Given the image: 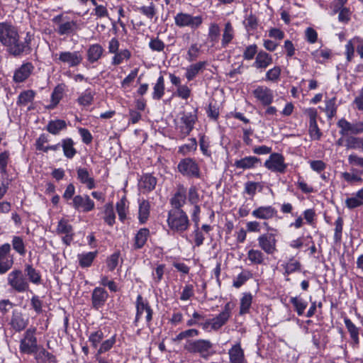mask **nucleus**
Listing matches in <instances>:
<instances>
[{
    "instance_id": "nucleus-1",
    "label": "nucleus",
    "mask_w": 363,
    "mask_h": 363,
    "mask_svg": "<svg viewBox=\"0 0 363 363\" xmlns=\"http://www.w3.org/2000/svg\"><path fill=\"white\" fill-rule=\"evenodd\" d=\"M30 41L31 36L28 33L21 40L14 26L6 22L0 23V42L12 55L19 56L23 52H29L31 50Z\"/></svg>"
},
{
    "instance_id": "nucleus-2",
    "label": "nucleus",
    "mask_w": 363,
    "mask_h": 363,
    "mask_svg": "<svg viewBox=\"0 0 363 363\" xmlns=\"http://www.w3.org/2000/svg\"><path fill=\"white\" fill-rule=\"evenodd\" d=\"M167 225L174 233H182L188 230L190 222L182 209H172L168 212Z\"/></svg>"
},
{
    "instance_id": "nucleus-3",
    "label": "nucleus",
    "mask_w": 363,
    "mask_h": 363,
    "mask_svg": "<svg viewBox=\"0 0 363 363\" xmlns=\"http://www.w3.org/2000/svg\"><path fill=\"white\" fill-rule=\"evenodd\" d=\"M36 328L30 327L20 341L19 350L22 354H33L38 352V345L35 337Z\"/></svg>"
},
{
    "instance_id": "nucleus-4",
    "label": "nucleus",
    "mask_w": 363,
    "mask_h": 363,
    "mask_svg": "<svg viewBox=\"0 0 363 363\" xmlns=\"http://www.w3.org/2000/svg\"><path fill=\"white\" fill-rule=\"evenodd\" d=\"M177 170L184 177L199 179L201 176L199 164L191 157L182 159L177 164Z\"/></svg>"
},
{
    "instance_id": "nucleus-5",
    "label": "nucleus",
    "mask_w": 363,
    "mask_h": 363,
    "mask_svg": "<svg viewBox=\"0 0 363 363\" xmlns=\"http://www.w3.org/2000/svg\"><path fill=\"white\" fill-rule=\"evenodd\" d=\"M197 120L196 115L191 112H184L176 123V129L179 132V137L184 139L190 134Z\"/></svg>"
},
{
    "instance_id": "nucleus-6",
    "label": "nucleus",
    "mask_w": 363,
    "mask_h": 363,
    "mask_svg": "<svg viewBox=\"0 0 363 363\" xmlns=\"http://www.w3.org/2000/svg\"><path fill=\"white\" fill-rule=\"evenodd\" d=\"M175 25L179 28L188 27L191 30H196L203 23L201 16H192L188 13L179 12L174 18Z\"/></svg>"
},
{
    "instance_id": "nucleus-7",
    "label": "nucleus",
    "mask_w": 363,
    "mask_h": 363,
    "mask_svg": "<svg viewBox=\"0 0 363 363\" xmlns=\"http://www.w3.org/2000/svg\"><path fill=\"white\" fill-rule=\"evenodd\" d=\"M53 60L58 65L64 64L70 67L78 66L82 62L83 57L79 51H63L52 55Z\"/></svg>"
},
{
    "instance_id": "nucleus-8",
    "label": "nucleus",
    "mask_w": 363,
    "mask_h": 363,
    "mask_svg": "<svg viewBox=\"0 0 363 363\" xmlns=\"http://www.w3.org/2000/svg\"><path fill=\"white\" fill-rule=\"evenodd\" d=\"M213 344L208 340H188L184 346V350L190 353H198L202 357H206L210 354Z\"/></svg>"
},
{
    "instance_id": "nucleus-9",
    "label": "nucleus",
    "mask_w": 363,
    "mask_h": 363,
    "mask_svg": "<svg viewBox=\"0 0 363 363\" xmlns=\"http://www.w3.org/2000/svg\"><path fill=\"white\" fill-rule=\"evenodd\" d=\"M7 283L18 293L25 292L29 289L28 281L20 269H14L8 274Z\"/></svg>"
},
{
    "instance_id": "nucleus-10",
    "label": "nucleus",
    "mask_w": 363,
    "mask_h": 363,
    "mask_svg": "<svg viewBox=\"0 0 363 363\" xmlns=\"http://www.w3.org/2000/svg\"><path fill=\"white\" fill-rule=\"evenodd\" d=\"M256 101L262 106L271 105L274 99V92L265 85H257L252 91Z\"/></svg>"
},
{
    "instance_id": "nucleus-11",
    "label": "nucleus",
    "mask_w": 363,
    "mask_h": 363,
    "mask_svg": "<svg viewBox=\"0 0 363 363\" xmlns=\"http://www.w3.org/2000/svg\"><path fill=\"white\" fill-rule=\"evenodd\" d=\"M257 242L259 248L267 255H274L277 252V240L275 233L262 234L257 238Z\"/></svg>"
},
{
    "instance_id": "nucleus-12",
    "label": "nucleus",
    "mask_w": 363,
    "mask_h": 363,
    "mask_svg": "<svg viewBox=\"0 0 363 363\" xmlns=\"http://www.w3.org/2000/svg\"><path fill=\"white\" fill-rule=\"evenodd\" d=\"M264 166L273 172L283 174L287 169V164L285 163L284 157L279 153H272L264 162Z\"/></svg>"
},
{
    "instance_id": "nucleus-13",
    "label": "nucleus",
    "mask_w": 363,
    "mask_h": 363,
    "mask_svg": "<svg viewBox=\"0 0 363 363\" xmlns=\"http://www.w3.org/2000/svg\"><path fill=\"white\" fill-rule=\"evenodd\" d=\"M56 233L62 237L64 244L69 246L73 240L74 233L72 225L65 218L60 219L56 227Z\"/></svg>"
},
{
    "instance_id": "nucleus-14",
    "label": "nucleus",
    "mask_w": 363,
    "mask_h": 363,
    "mask_svg": "<svg viewBox=\"0 0 363 363\" xmlns=\"http://www.w3.org/2000/svg\"><path fill=\"white\" fill-rule=\"evenodd\" d=\"M144 312L146 313L145 319L147 325H150L152 319V310L149 306L148 303L145 301L142 296L139 294L136 299V315L135 319V323L139 321Z\"/></svg>"
},
{
    "instance_id": "nucleus-15",
    "label": "nucleus",
    "mask_w": 363,
    "mask_h": 363,
    "mask_svg": "<svg viewBox=\"0 0 363 363\" xmlns=\"http://www.w3.org/2000/svg\"><path fill=\"white\" fill-rule=\"evenodd\" d=\"M355 49L360 57L363 59V39L357 36L350 39L345 45V55L347 62L352 60Z\"/></svg>"
},
{
    "instance_id": "nucleus-16",
    "label": "nucleus",
    "mask_w": 363,
    "mask_h": 363,
    "mask_svg": "<svg viewBox=\"0 0 363 363\" xmlns=\"http://www.w3.org/2000/svg\"><path fill=\"white\" fill-rule=\"evenodd\" d=\"M73 208L82 212H89L95 208V203L88 195H77L72 199Z\"/></svg>"
},
{
    "instance_id": "nucleus-17",
    "label": "nucleus",
    "mask_w": 363,
    "mask_h": 363,
    "mask_svg": "<svg viewBox=\"0 0 363 363\" xmlns=\"http://www.w3.org/2000/svg\"><path fill=\"white\" fill-rule=\"evenodd\" d=\"M35 69L33 63L30 62H23L18 68H17L13 74V80L16 83H21L25 82L32 74Z\"/></svg>"
},
{
    "instance_id": "nucleus-18",
    "label": "nucleus",
    "mask_w": 363,
    "mask_h": 363,
    "mask_svg": "<svg viewBox=\"0 0 363 363\" xmlns=\"http://www.w3.org/2000/svg\"><path fill=\"white\" fill-rule=\"evenodd\" d=\"M231 304L227 303L223 310L215 318L212 319V330H218L222 328L229 320L231 316Z\"/></svg>"
},
{
    "instance_id": "nucleus-19",
    "label": "nucleus",
    "mask_w": 363,
    "mask_h": 363,
    "mask_svg": "<svg viewBox=\"0 0 363 363\" xmlns=\"http://www.w3.org/2000/svg\"><path fill=\"white\" fill-rule=\"evenodd\" d=\"M277 215V211L272 206H262L255 208L252 212V216L260 220H269Z\"/></svg>"
},
{
    "instance_id": "nucleus-20",
    "label": "nucleus",
    "mask_w": 363,
    "mask_h": 363,
    "mask_svg": "<svg viewBox=\"0 0 363 363\" xmlns=\"http://www.w3.org/2000/svg\"><path fill=\"white\" fill-rule=\"evenodd\" d=\"M77 177L81 184L86 186L88 189H93L96 187V182L86 168L78 167L77 169Z\"/></svg>"
},
{
    "instance_id": "nucleus-21",
    "label": "nucleus",
    "mask_w": 363,
    "mask_h": 363,
    "mask_svg": "<svg viewBox=\"0 0 363 363\" xmlns=\"http://www.w3.org/2000/svg\"><path fill=\"white\" fill-rule=\"evenodd\" d=\"M28 324V318L24 317L21 312L13 311L10 321L11 328L16 332L24 330Z\"/></svg>"
},
{
    "instance_id": "nucleus-22",
    "label": "nucleus",
    "mask_w": 363,
    "mask_h": 363,
    "mask_svg": "<svg viewBox=\"0 0 363 363\" xmlns=\"http://www.w3.org/2000/svg\"><path fill=\"white\" fill-rule=\"evenodd\" d=\"M108 293L101 287H96L91 294L92 306L98 310L101 308L108 298Z\"/></svg>"
},
{
    "instance_id": "nucleus-23",
    "label": "nucleus",
    "mask_w": 363,
    "mask_h": 363,
    "mask_svg": "<svg viewBox=\"0 0 363 363\" xmlns=\"http://www.w3.org/2000/svg\"><path fill=\"white\" fill-rule=\"evenodd\" d=\"M228 355L230 363H247L240 343H236L228 350Z\"/></svg>"
},
{
    "instance_id": "nucleus-24",
    "label": "nucleus",
    "mask_w": 363,
    "mask_h": 363,
    "mask_svg": "<svg viewBox=\"0 0 363 363\" xmlns=\"http://www.w3.org/2000/svg\"><path fill=\"white\" fill-rule=\"evenodd\" d=\"M186 200V191L183 186H179L170 199V203L173 206L172 209H182Z\"/></svg>"
},
{
    "instance_id": "nucleus-25",
    "label": "nucleus",
    "mask_w": 363,
    "mask_h": 363,
    "mask_svg": "<svg viewBox=\"0 0 363 363\" xmlns=\"http://www.w3.org/2000/svg\"><path fill=\"white\" fill-rule=\"evenodd\" d=\"M157 179L155 177L150 174H145L141 177L138 186L143 193H147L155 189Z\"/></svg>"
},
{
    "instance_id": "nucleus-26",
    "label": "nucleus",
    "mask_w": 363,
    "mask_h": 363,
    "mask_svg": "<svg viewBox=\"0 0 363 363\" xmlns=\"http://www.w3.org/2000/svg\"><path fill=\"white\" fill-rule=\"evenodd\" d=\"M272 63V56L266 52H259L255 57L254 67L257 69H266Z\"/></svg>"
},
{
    "instance_id": "nucleus-27",
    "label": "nucleus",
    "mask_w": 363,
    "mask_h": 363,
    "mask_svg": "<svg viewBox=\"0 0 363 363\" xmlns=\"http://www.w3.org/2000/svg\"><path fill=\"white\" fill-rule=\"evenodd\" d=\"M337 127L340 128L339 133L342 136H347L349 135H355L354 122H350L345 118H342L337 123Z\"/></svg>"
},
{
    "instance_id": "nucleus-28",
    "label": "nucleus",
    "mask_w": 363,
    "mask_h": 363,
    "mask_svg": "<svg viewBox=\"0 0 363 363\" xmlns=\"http://www.w3.org/2000/svg\"><path fill=\"white\" fill-rule=\"evenodd\" d=\"M104 51L102 46L98 43L90 45L86 53L87 60L90 63L97 62L101 57Z\"/></svg>"
},
{
    "instance_id": "nucleus-29",
    "label": "nucleus",
    "mask_w": 363,
    "mask_h": 363,
    "mask_svg": "<svg viewBox=\"0 0 363 363\" xmlns=\"http://www.w3.org/2000/svg\"><path fill=\"white\" fill-rule=\"evenodd\" d=\"M79 29L77 21H68L58 25L57 33L60 35H69Z\"/></svg>"
},
{
    "instance_id": "nucleus-30",
    "label": "nucleus",
    "mask_w": 363,
    "mask_h": 363,
    "mask_svg": "<svg viewBox=\"0 0 363 363\" xmlns=\"http://www.w3.org/2000/svg\"><path fill=\"white\" fill-rule=\"evenodd\" d=\"M259 162V158L254 156H248L236 160L234 165L238 169H247L254 168Z\"/></svg>"
},
{
    "instance_id": "nucleus-31",
    "label": "nucleus",
    "mask_w": 363,
    "mask_h": 363,
    "mask_svg": "<svg viewBox=\"0 0 363 363\" xmlns=\"http://www.w3.org/2000/svg\"><path fill=\"white\" fill-rule=\"evenodd\" d=\"M60 146L62 148L64 155L68 159L73 158L77 153V150L74 147V143L72 138H67L62 139Z\"/></svg>"
},
{
    "instance_id": "nucleus-32",
    "label": "nucleus",
    "mask_w": 363,
    "mask_h": 363,
    "mask_svg": "<svg viewBox=\"0 0 363 363\" xmlns=\"http://www.w3.org/2000/svg\"><path fill=\"white\" fill-rule=\"evenodd\" d=\"M264 252L262 250L250 249L247 253V259L252 264H263L265 261Z\"/></svg>"
},
{
    "instance_id": "nucleus-33",
    "label": "nucleus",
    "mask_w": 363,
    "mask_h": 363,
    "mask_svg": "<svg viewBox=\"0 0 363 363\" xmlns=\"http://www.w3.org/2000/svg\"><path fill=\"white\" fill-rule=\"evenodd\" d=\"M150 236V230L146 228L140 229L135 236L133 247L135 249L142 248Z\"/></svg>"
},
{
    "instance_id": "nucleus-34",
    "label": "nucleus",
    "mask_w": 363,
    "mask_h": 363,
    "mask_svg": "<svg viewBox=\"0 0 363 363\" xmlns=\"http://www.w3.org/2000/svg\"><path fill=\"white\" fill-rule=\"evenodd\" d=\"M95 92L91 89H86L77 98L78 104L82 107H87L92 104Z\"/></svg>"
},
{
    "instance_id": "nucleus-35",
    "label": "nucleus",
    "mask_w": 363,
    "mask_h": 363,
    "mask_svg": "<svg viewBox=\"0 0 363 363\" xmlns=\"http://www.w3.org/2000/svg\"><path fill=\"white\" fill-rule=\"evenodd\" d=\"M150 205L148 201L142 199L139 201L138 219L141 224L146 223L150 216Z\"/></svg>"
},
{
    "instance_id": "nucleus-36",
    "label": "nucleus",
    "mask_w": 363,
    "mask_h": 363,
    "mask_svg": "<svg viewBox=\"0 0 363 363\" xmlns=\"http://www.w3.org/2000/svg\"><path fill=\"white\" fill-rule=\"evenodd\" d=\"M134 10L140 13L150 20H152L157 14V8L153 2H150L147 6H135Z\"/></svg>"
},
{
    "instance_id": "nucleus-37",
    "label": "nucleus",
    "mask_w": 363,
    "mask_h": 363,
    "mask_svg": "<svg viewBox=\"0 0 363 363\" xmlns=\"http://www.w3.org/2000/svg\"><path fill=\"white\" fill-rule=\"evenodd\" d=\"M206 65V62H199L195 64L191 65L186 68V72L185 76L189 81L194 79L196 75L202 71L205 66Z\"/></svg>"
},
{
    "instance_id": "nucleus-38",
    "label": "nucleus",
    "mask_w": 363,
    "mask_h": 363,
    "mask_svg": "<svg viewBox=\"0 0 363 363\" xmlns=\"http://www.w3.org/2000/svg\"><path fill=\"white\" fill-rule=\"evenodd\" d=\"M252 303V295L250 293H244L240 301L239 314L243 315L250 312Z\"/></svg>"
},
{
    "instance_id": "nucleus-39",
    "label": "nucleus",
    "mask_w": 363,
    "mask_h": 363,
    "mask_svg": "<svg viewBox=\"0 0 363 363\" xmlns=\"http://www.w3.org/2000/svg\"><path fill=\"white\" fill-rule=\"evenodd\" d=\"M67 128V123L63 120H54L48 123L47 125V130L52 134L57 135L62 130Z\"/></svg>"
},
{
    "instance_id": "nucleus-40",
    "label": "nucleus",
    "mask_w": 363,
    "mask_h": 363,
    "mask_svg": "<svg viewBox=\"0 0 363 363\" xmlns=\"http://www.w3.org/2000/svg\"><path fill=\"white\" fill-rule=\"evenodd\" d=\"M97 253V251H95L78 255L79 265L84 268L90 267L96 257Z\"/></svg>"
},
{
    "instance_id": "nucleus-41",
    "label": "nucleus",
    "mask_w": 363,
    "mask_h": 363,
    "mask_svg": "<svg viewBox=\"0 0 363 363\" xmlns=\"http://www.w3.org/2000/svg\"><path fill=\"white\" fill-rule=\"evenodd\" d=\"M131 57V52L128 49H124L118 51L114 54L111 60L113 65H118L123 63L125 60L128 61Z\"/></svg>"
},
{
    "instance_id": "nucleus-42",
    "label": "nucleus",
    "mask_w": 363,
    "mask_h": 363,
    "mask_svg": "<svg viewBox=\"0 0 363 363\" xmlns=\"http://www.w3.org/2000/svg\"><path fill=\"white\" fill-rule=\"evenodd\" d=\"M63 92L64 88L61 85H58L54 89L51 94V103L48 106V108L53 109L57 106V105L59 104V102L62 98Z\"/></svg>"
},
{
    "instance_id": "nucleus-43",
    "label": "nucleus",
    "mask_w": 363,
    "mask_h": 363,
    "mask_svg": "<svg viewBox=\"0 0 363 363\" xmlns=\"http://www.w3.org/2000/svg\"><path fill=\"white\" fill-rule=\"evenodd\" d=\"M164 94V79L163 76H160L153 88L152 98L156 100L160 99Z\"/></svg>"
},
{
    "instance_id": "nucleus-44",
    "label": "nucleus",
    "mask_w": 363,
    "mask_h": 363,
    "mask_svg": "<svg viewBox=\"0 0 363 363\" xmlns=\"http://www.w3.org/2000/svg\"><path fill=\"white\" fill-rule=\"evenodd\" d=\"M252 274L249 270H242L233 280V286L237 289L241 287L247 280L252 278Z\"/></svg>"
},
{
    "instance_id": "nucleus-45",
    "label": "nucleus",
    "mask_w": 363,
    "mask_h": 363,
    "mask_svg": "<svg viewBox=\"0 0 363 363\" xmlns=\"http://www.w3.org/2000/svg\"><path fill=\"white\" fill-rule=\"evenodd\" d=\"M25 272L28 277L30 282L34 284L38 285L41 283V276L40 272L34 269L31 265H26Z\"/></svg>"
},
{
    "instance_id": "nucleus-46",
    "label": "nucleus",
    "mask_w": 363,
    "mask_h": 363,
    "mask_svg": "<svg viewBox=\"0 0 363 363\" xmlns=\"http://www.w3.org/2000/svg\"><path fill=\"white\" fill-rule=\"evenodd\" d=\"M116 208L120 220L123 222L126 219L128 208L127 200L125 196H123L119 201L116 203Z\"/></svg>"
},
{
    "instance_id": "nucleus-47",
    "label": "nucleus",
    "mask_w": 363,
    "mask_h": 363,
    "mask_svg": "<svg viewBox=\"0 0 363 363\" xmlns=\"http://www.w3.org/2000/svg\"><path fill=\"white\" fill-rule=\"evenodd\" d=\"M104 220L109 226H113L116 221V215L113 206L111 203H107L104 206Z\"/></svg>"
},
{
    "instance_id": "nucleus-48",
    "label": "nucleus",
    "mask_w": 363,
    "mask_h": 363,
    "mask_svg": "<svg viewBox=\"0 0 363 363\" xmlns=\"http://www.w3.org/2000/svg\"><path fill=\"white\" fill-rule=\"evenodd\" d=\"M325 112L329 119L333 118L337 113V106L336 105V97H333L325 100Z\"/></svg>"
},
{
    "instance_id": "nucleus-49",
    "label": "nucleus",
    "mask_w": 363,
    "mask_h": 363,
    "mask_svg": "<svg viewBox=\"0 0 363 363\" xmlns=\"http://www.w3.org/2000/svg\"><path fill=\"white\" fill-rule=\"evenodd\" d=\"M234 37V30L232 24L228 22L225 25V28L223 33L222 38V45L226 47L233 40Z\"/></svg>"
},
{
    "instance_id": "nucleus-50",
    "label": "nucleus",
    "mask_w": 363,
    "mask_h": 363,
    "mask_svg": "<svg viewBox=\"0 0 363 363\" xmlns=\"http://www.w3.org/2000/svg\"><path fill=\"white\" fill-rule=\"evenodd\" d=\"M35 91L33 90H26L22 91L18 97L17 104L21 106H26L28 103L33 101L35 97Z\"/></svg>"
},
{
    "instance_id": "nucleus-51",
    "label": "nucleus",
    "mask_w": 363,
    "mask_h": 363,
    "mask_svg": "<svg viewBox=\"0 0 363 363\" xmlns=\"http://www.w3.org/2000/svg\"><path fill=\"white\" fill-rule=\"evenodd\" d=\"M290 302L294 306L295 310L298 315H301L303 314L304 311L308 305L306 301L298 297H292L290 299Z\"/></svg>"
},
{
    "instance_id": "nucleus-52",
    "label": "nucleus",
    "mask_w": 363,
    "mask_h": 363,
    "mask_svg": "<svg viewBox=\"0 0 363 363\" xmlns=\"http://www.w3.org/2000/svg\"><path fill=\"white\" fill-rule=\"evenodd\" d=\"M11 242L13 250L19 255H24L26 254L25 243L21 237L13 236Z\"/></svg>"
},
{
    "instance_id": "nucleus-53",
    "label": "nucleus",
    "mask_w": 363,
    "mask_h": 363,
    "mask_svg": "<svg viewBox=\"0 0 363 363\" xmlns=\"http://www.w3.org/2000/svg\"><path fill=\"white\" fill-rule=\"evenodd\" d=\"M197 148V142L195 138L189 139V143L179 147L178 152L182 155H186L191 152H194Z\"/></svg>"
},
{
    "instance_id": "nucleus-54",
    "label": "nucleus",
    "mask_w": 363,
    "mask_h": 363,
    "mask_svg": "<svg viewBox=\"0 0 363 363\" xmlns=\"http://www.w3.org/2000/svg\"><path fill=\"white\" fill-rule=\"evenodd\" d=\"M34 354L37 360H41L43 362L48 360L56 363L55 357L44 348H41L40 350L38 348V352Z\"/></svg>"
},
{
    "instance_id": "nucleus-55",
    "label": "nucleus",
    "mask_w": 363,
    "mask_h": 363,
    "mask_svg": "<svg viewBox=\"0 0 363 363\" xmlns=\"http://www.w3.org/2000/svg\"><path fill=\"white\" fill-rule=\"evenodd\" d=\"M362 138L356 137L354 135H350L346 138L345 140V146L347 149L359 150L361 145Z\"/></svg>"
},
{
    "instance_id": "nucleus-56",
    "label": "nucleus",
    "mask_w": 363,
    "mask_h": 363,
    "mask_svg": "<svg viewBox=\"0 0 363 363\" xmlns=\"http://www.w3.org/2000/svg\"><path fill=\"white\" fill-rule=\"evenodd\" d=\"M345 326L350 334L351 338L356 342L359 341V330L349 318H345Z\"/></svg>"
},
{
    "instance_id": "nucleus-57",
    "label": "nucleus",
    "mask_w": 363,
    "mask_h": 363,
    "mask_svg": "<svg viewBox=\"0 0 363 363\" xmlns=\"http://www.w3.org/2000/svg\"><path fill=\"white\" fill-rule=\"evenodd\" d=\"M243 24L247 31H252L257 28L258 26V21L257 17L251 13L245 17Z\"/></svg>"
},
{
    "instance_id": "nucleus-58",
    "label": "nucleus",
    "mask_w": 363,
    "mask_h": 363,
    "mask_svg": "<svg viewBox=\"0 0 363 363\" xmlns=\"http://www.w3.org/2000/svg\"><path fill=\"white\" fill-rule=\"evenodd\" d=\"M343 230V219L339 216L335 221V233L334 240L335 242H340L342 239V234Z\"/></svg>"
},
{
    "instance_id": "nucleus-59",
    "label": "nucleus",
    "mask_w": 363,
    "mask_h": 363,
    "mask_svg": "<svg viewBox=\"0 0 363 363\" xmlns=\"http://www.w3.org/2000/svg\"><path fill=\"white\" fill-rule=\"evenodd\" d=\"M281 69L279 66H275L269 69L266 73V80L277 82L281 76Z\"/></svg>"
},
{
    "instance_id": "nucleus-60",
    "label": "nucleus",
    "mask_w": 363,
    "mask_h": 363,
    "mask_svg": "<svg viewBox=\"0 0 363 363\" xmlns=\"http://www.w3.org/2000/svg\"><path fill=\"white\" fill-rule=\"evenodd\" d=\"M116 335H113L111 338L104 340L101 344L99 348L98 349L96 353L104 354L108 351H109L116 343Z\"/></svg>"
},
{
    "instance_id": "nucleus-61",
    "label": "nucleus",
    "mask_w": 363,
    "mask_h": 363,
    "mask_svg": "<svg viewBox=\"0 0 363 363\" xmlns=\"http://www.w3.org/2000/svg\"><path fill=\"white\" fill-rule=\"evenodd\" d=\"M104 337V333L101 330H98L90 334L89 341L94 348H96Z\"/></svg>"
},
{
    "instance_id": "nucleus-62",
    "label": "nucleus",
    "mask_w": 363,
    "mask_h": 363,
    "mask_svg": "<svg viewBox=\"0 0 363 363\" xmlns=\"http://www.w3.org/2000/svg\"><path fill=\"white\" fill-rule=\"evenodd\" d=\"M194 296V289L192 284H186L181 293L180 300L183 301H189Z\"/></svg>"
},
{
    "instance_id": "nucleus-63",
    "label": "nucleus",
    "mask_w": 363,
    "mask_h": 363,
    "mask_svg": "<svg viewBox=\"0 0 363 363\" xmlns=\"http://www.w3.org/2000/svg\"><path fill=\"white\" fill-rule=\"evenodd\" d=\"M345 206L349 209H353L363 206V201L359 197L357 196L356 193L354 196L347 198L345 200Z\"/></svg>"
},
{
    "instance_id": "nucleus-64",
    "label": "nucleus",
    "mask_w": 363,
    "mask_h": 363,
    "mask_svg": "<svg viewBox=\"0 0 363 363\" xmlns=\"http://www.w3.org/2000/svg\"><path fill=\"white\" fill-rule=\"evenodd\" d=\"M149 47L152 51L162 52L165 48L162 40L158 38H152L149 43Z\"/></svg>"
}]
</instances>
